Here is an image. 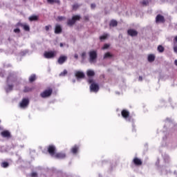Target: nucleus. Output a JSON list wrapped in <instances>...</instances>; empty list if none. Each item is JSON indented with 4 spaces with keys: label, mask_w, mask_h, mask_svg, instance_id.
I'll list each match as a JSON object with an SVG mask.
<instances>
[{
    "label": "nucleus",
    "mask_w": 177,
    "mask_h": 177,
    "mask_svg": "<svg viewBox=\"0 0 177 177\" xmlns=\"http://www.w3.org/2000/svg\"><path fill=\"white\" fill-rule=\"evenodd\" d=\"M48 151L51 157H55V158H65L66 153H55L56 147L53 145H50L48 148Z\"/></svg>",
    "instance_id": "f257e3e1"
},
{
    "label": "nucleus",
    "mask_w": 177,
    "mask_h": 177,
    "mask_svg": "<svg viewBox=\"0 0 177 177\" xmlns=\"http://www.w3.org/2000/svg\"><path fill=\"white\" fill-rule=\"evenodd\" d=\"M88 84H91L90 85V91L91 92H94L95 93L99 92V84L93 82V79L89 78L88 80Z\"/></svg>",
    "instance_id": "f03ea898"
},
{
    "label": "nucleus",
    "mask_w": 177,
    "mask_h": 177,
    "mask_svg": "<svg viewBox=\"0 0 177 177\" xmlns=\"http://www.w3.org/2000/svg\"><path fill=\"white\" fill-rule=\"evenodd\" d=\"M88 55H89L88 62L91 64H95V63H96V59H97V53L95 50H91L89 52Z\"/></svg>",
    "instance_id": "7ed1b4c3"
},
{
    "label": "nucleus",
    "mask_w": 177,
    "mask_h": 177,
    "mask_svg": "<svg viewBox=\"0 0 177 177\" xmlns=\"http://www.w3.org/2000/svg\"><path fill=\"white\" fill-rule=\"evenodd\" d=\"M80 19H81V17H80V15L73 16L71 19L68 20V26L74 25L75 24V21H77V20H80Z\"/></svg>",
    "instance_id": "20e7f679"
},
{
    "label": "nucleus",
    "mask_w": 177,
    "mask_h": 177,
    "mask_svg": "<svg viewBox=\"0 0 177 177\" xmlns=\"http://www.w3.org/2000/svg\"><path fill=\"white\" fill-rule=\"evenodd\" d=\"M30 100H28V98H24L19 103V107H21V109H26V107L28 106Z\"/></svg>",
    "instance_id": "39448f33"
},
{
    "label": "nucleus",
    "mask_w": 177,
    "mask_h": 177,
    "mask_svg": "<svg viewBox=\"0 0 177 177\" xmlns=\"http://www.w3.org/2000/svg\"><path fill=\"white\" fill-rule=\"evenodd\" d=\"M44 55L46 59H52L53 57H55V56H56V51L46 52Z\"/></svg>",
    "instance_id": "423d86ee"
},
{
    "label": "nucleus",
    "mask_w": 177,
    "mask_h": 177,
    "mask_svg": "<svg viewBox=\"0 0 177 177\" xmlns=\"http://www.w3.org/2000/svg\"><path fill=\"white\" fill-rule=\"evenodd\" d=\"M122 116L123 117V118H124V120H126V121H131V118L129 117V111H128L127 110H123L122 111Z\"/></svg>",
    "instance_id": "0eeeda50"
},
{
    "label": "nucleus",
    "mask_w": 177,
    "mask_h": 177,
    "mask_svg": "<svg viewBox=\"0 0 177 177\" xmlns=\"http://www.w3.org/2000/svg\"><path fill=\"white\" fill-rule=\"evenodd\" d=\"M75 77L77 80V81H80V79L84 78L85 77V73L82 71H76L75 72Z\"/></svg>",
    "instance_id": "6e6552de"
},
{
    "label": "nucleus",
    "mask_w": 177,
    "mask_h": 177,
    "mask_svg": "<svg viewBox=\"0 0 177 177\" xmlns=\"http://www.w3.org/2000/svg\"><path fill=\"white\" fill-rule=\"evenodd\" d=\"M53 90L52 89H48L44 91L43 93H41V97H49L52 95Z\"/></svg>",
    "instance_id": "1a4fd4ad"
},
{
    "label": "nucleus",
    "mask_w": 177,
    "mask_h": 177,
    "mask_svg": "<svg viewBox=\"0 0 177 177\" xmlns=\"http://www.w3.org/2000/svg\"><path fill=\"white\" fill-rule=\"evenodd\" d=\"M16 80V75L15 74L11 73L7 78V82L8 84H10V82H15Z\"/></svg>",
    "instance_id": "9d476101"
},
{
    "label": "nucleus",
    "mask_w": 177,
    "mask_h": 177,
    "mask_svg": "<svg viewBox=\"0 0 177 177\" xmlns=\"http://www.w3.org/2000/svg\"><path fill=\"white\" fill-rule=\"evenodd\" d=\"M156 23H164L165 21V19L164 18V16L161 15H158L156 18Z\"/></svg>",
    "instance_id": "9b49d317"
},
{
    "label": "nucleus",
    "mask_w": 177,
    "mask_h": 177,
    "mask_svg": "<svg viewBox=\"0 0 177 177\" xmlns=\"http://www.w3.org/2000/svg\"><path fill=\"white\" fill-rule=\"evenodd\" d=\"M129 35H130L131 37H136V35H138V31H136V30L133 29H129L127 31Z\"/></svg>",
    "instance_id": "f8f14e48"
},
{
    "label": "nucleus",
    "mask_w": 177,
    "mask_h": 177,
    "mask_svg": "<svg viewBox=\"0 0 177 177\" xmlns=\"http://www.w3.org/2000/svg\"><path fill=\"white\" fill-rule=\"evenodd\" d=\"M67 60V56L62 55L58 59L59 64H63Z\"/></svg>",
    "instance_id": "ddd939ff"
},
{
    "label": "nucleus",
    "mask_w": 177,
    "mask_h": 177,
    "mask_svg": "<svg viewBox=\"0 0 177 177\" xmlns=\"http://www.w3.org/2000/svg\"><path fill=\"white\" fill-rule=\"evenodd\" d=\"M1 135L3 138H10V132L8 130L2 131Z\"/></svg>",
    "instance_id": "4468645a"
},
{
    "label": "nucleus",
    "mask_w": 177,
    "mask_h": 177,
    "mask_svg": "<svg viewBox=\"0 0 177 177\" xmlns=\"http://www.w3.org/2000/svg\"><path fill=\"white\" fill-rule=\"evenodd\" d=\"M60 32H62V26L59 24H57L55 26V33L60 34Z\"/></svg>",
    "instance_id": "2eb2a0df"
},
{
    "label": "nucleus",
    "mask_w": 177,
    "mask_h": 177,
    "mask_svg": "<svg viewBox=\"0 0 177 177\" xmlns=\"http://www.w3.org/2000/svg\"><path fill=\"white\" fill-rule=\"evenodd\" d=\"M5 89L6 92L9 93V92H12V91H13V85L8 84Z\"/></svg>",
    "instance_id": "dca6fc26"
},
{
    "label": "nucleus",
    "mask_w": 177,
    "mask_h": 177,
    "mask_svg": "<svg viewBox=\"0 0 177 177\" xmlns=\"http://www.w3.org/2000/svg\"><path fill=\"white\" fill-rule=\"evenodd\" d=\"M133 161L135 165H142V160L138 158H135Z\"/></svg>",
    "instance_id": "f3484780"
},
{
    "label": "nucleus",
    "mask_w": 177,
    "mask_h": 177,
    "mask_svg": "<svg viewBox=\"0 0 177 177\" xmlns=\"http://www.w3.org/2000/svg\"><path fill=\"white\" fill-rule=\"evenodd\" d=\"M80 149V147L77 145H75L73 147H72L71 149V152L73 154H77V151H78V149Z\"/></svg>",
    "instance_id": "a211bd4d"
},
{
    "label": "nucleus",
    "mask_w": 177,
    "mask_h": 177,
    "mask_svg": "<svg viewBox=\"0 0 177 177\" xmlns=\"http://www.w3.org/2000/svg\"><path fill=\"white\" fill-rule=\"evenodd\" d=\"M93 75H95V71L91 69L87 71V77H93Z\"/></svg>",
    "instance_id": "6ab92c4d"
},
{
    "label": "nucleus",
    "mask_w": 177,
    "mask_h": 177,
    "mask_svg": "<svg viewBox=\"0 0 177 177\" xmlns=\"http://www.w3.org/2000/svg\"><path fill=\"white\" fill-rule=\"evenodd\" d=\"M109 37L108 33H104L102 36L100 37V41H104V39H107V37Z\"/></svg>",
    "instance_id": "aec40b11"
},
{
    "label": "nucleus",
    "mask_w": 177,
    "mask_h": 177,
    "mask_svg": "<svg viewBox=\"0 0 177 177\" xmlns=\"http://www.w3.org/2000/svg\"><path fill=\"white\" fill-rule=\"evenodd\" d=\"M113 57V54L110 53H106L104 55V59H111Z\"/></svg>",
    "instance_id": "412c9836"
},
{
    "label": "nucleus",
    "mask_w": 177,
    "mask_h": 177,
    "mask_svg": "<svg viewBox=\"0 0 177 177\" xmlns=\"http://www.w3.org/2000/svg\"><path fill=\"white\" fill-rule=\"evenodd\" d=\"M156 59V56H154V55H149L148 56V61L151 62H154Z\"/></svg>",
    "instance_id": "4be33fe9"
},
{
    "label": "nucleus",
    "mask_w": 177,
    "mask_h": 177,
    "mask_svg": "<svg viewBox=\"0 0 177 177\" xmlns=\"http://www.w3.org/2000/svg\"><path fill=\"white\" fill-rule=\"evenodd\" d=\"M25 31H30V26L27 24H21Z\"/></svg>",
    "instance_id": "5701e85b"
},
{
    "label": "nucleus",
    "mask_w": 177,
    "mask_h": 177,
    "mask_svg": "<svg viewBox=\"0 0 177 177\" xmlns=\"http://www.w3.org/2000/svg\"><path fill=\"white\" fill-rule=\"evenodd\" d=\"M29 20H30V21H35L36 20H38V17H37L35 15H32L29 17Z\"/></svg>",
    "instance_id": "b1692460"
},
{
    "label": "nucleus",
    "mask_w": 177,
    "mask_h": 177,
    "mask_svg": "<svg viewBox=\"0 0 177 177\" xmlns=\"http://www.w3.org/2000/svg\"><path fill=\"white\" fill-rule=\"evenodd\" d=\"M117 24H118V22L115 20H112L110 22V26L111 27H116Z\"/></svg>",
    "instance_id": "393cba45"
},
{
    "label": "nucleus",
    "mask_w": 177,
    "mask_h": 177,
    "mask_svg": "<svg viewBox=\"0 0 177 177\" xmlns=\"http://www.w3.org/2000/svg\"><path fill=\"white\" fill-rule=\"evenodd\" d=\"M35 80H37V77H36L35 75H32L29 77L30 82H34V81H35Z\"/></svg>",
    "instance_id": "a878e982"
},
{
    "label": "nucleus",
    "mask_w": 177,
    "mask_h": 177,
    "mask_svg": "<svg viewBox=\"0 0 177 177\" xmlns=\"http://www.w3.org/2000/svg\"><path fill=\"white\" fill-rule=\"evenodd\" d=\"M165 48H164V47L162 46H158V51L160 53H162V52H164Z\"/></svg>",
    "instance_id": "bb28decb"
},
{
    "label": "nucleus",
    "mask_w": 177,
    "mask_h": 177,
    "mask_svg": "<svg viewBox=\"0 0 177 177\" xmlns=\"http://www.w3.org/2000/svg\"><path fill=\"white\" fill-rule=\"evenodd\" d=\"M2 168H8L9 167V163L8 162H3L1 163Z\"/></svg>",
    "instance_id": "cd10ccee"
},
{
    "label": "nucleus",
    "mask_w": 177,
    "mask_h": 177,
    "mask_svg": "<svg viewBox=\"0 0 177 177\" xmlns=\"http://www.w3.org/2000/svg\"><path fill=\"white\" fill-rule=\"evenodd\" d=\"M24 91V92H31V91H32V88L26 86Z\"/></svg>",
    "instance_id": "c85d7f7f"
},
{
    "label": "nucleus",
    "mask_w": 177,
    "mask_h": 177,
    "mask_svg": "<svg viewBox=\"0 0 177 177\" xmlns=\"http://www.w3.org/2000/svg\"><path fill=\"white\" fill-rule=\"evenodd\" d=\"M66 74H67V70H64V71L59 74V77H64Z\"/></svg>",
    "instance_id": "c756f323"
},
{
    "label": "nucleus",
    "mask_w": 177,
    "mask_h": 177,
    "mask_svg": "<svg viewBox=\"0 0 177 177\" xmlns=\"http://www.w3.org/2000/svg\"><path fill=\"white\" fill-rule=\"evenodd\" d=\"M79 8H80V5H78L77 3H75L73 6V10H77V9H78Z\"/></svg>",
    "instance_id": "7c9ffc66"
},
{
    "label": "nucleus",
    "mask_w": 177,
    "mask_h": 177,
    "mask_svg": "<svg viewBox=\"0 0 177 177\" xmlns=\"http://www.w3.org/2000/svg\"><path fill=\"white\" fill-rule=\"evenodd\" d=\"M109 48H110V44H104V46L102 48V49L104 50V49H109Z\"/></svg>",
    "instance_id": "2f4dec72"
},
{
    "label": "nucleus",
    "mask_w": 177,
    "mask_h": 177,
    "mask_svg": "<svg viewBox=\"0 0 177 177\" xmlns=\"http://www.w3.org/2000/svg\"><path fill=\"white\" fill-rule=\"evenodd\" d=\"M142 5L144 6H147V5H149V1L147 0H144L142 2Z\"/></svg>",
    "instance_id": "473e14b6"
},
{
    "label": "nucleus",
    "mask_w": 177,
    "mask_h": 177,
    "mask_svg": "<svg viewBox=\"0 0 177 177\" xmlns=\"http://www.w3.org/2000/svg\"><path fill=\"white\" fill-rule=\"evenodd\" d=\"M86 57V53H82V59H83V60H85V58Z\"/></svg>",
    "instance_id": "72a5a7b5"
},
{
    "label": "nucleus",
    "mask_w": 177,
    "mask_h": 177,
    "mask_svg": "<svg viewBox=\"0 0 177 177\" xmlns=\"http://www.w3.org/2000/svg\"><path fill=\"white\" fill-rule=\"evenodd\" d=\"M59 21H62V20H64V17L59 16L57 17Z\"/></svg>",
    "instance_id": "f704fd0d"
},
{
    "label": "nucleus",
    "mask_w": 177,
    "mask_h": 177,
    "mask_svg": "<svg viewBox=\"0 0 177 177\" xmlns=\"http://www.w3.org/2000/svg\"><path fill=\"white\" fill-rule=\"evenodd\" d=\"M14 32H15L16 34H19V32H20V29L19 28H15L14 30Z\"/></svg>",
    "instance_id": "c9c22d12"
},
{
    "label": "nucleus",
    "mask_w": 177,
    "mask_h": 177,
    "mask_svg": "<svg viewBox=\"0 0 177 177\" xmlns=\"http://www.w3.org/2000/svg\"><path fill=\"white\" fill-rule=\"evenodd\" d=\"M31 176L32 177H37L38 176V174L36 173V172H32L31 174Z\"/></svg>",
    "instance_id": "e433bc0d"
},
{
    "label": "nucleus",
    "mask_w": 177,
    "mask_h": 177,
    "mask_svg": "<svg viewBox=\"0 0 177 177\" xmlns=\"http://www.w3.org/2000/svg\"><path fill=\"white\" fill-rule=\"evenodd\" d=\"M91 9H95V8H96V4L92 3V4L91 5Z\"/></svg>",
    "instance_id": "4c0bfd02"
},
{
    "label": "nucleus",
    "mask_w": 177,
    "mask_h": 177,
    "mask_svg": "<svg viewBox=\"0 0 177 177\" xmlns=\"http://www.w3.org/2000/svg\"><path fill=\"white\" fill-rule=\"evenodd\" d=\"M50 26H46V27H45V30H46V31H49V29L50 28Z\"/></svg>",
    "instance_id": "58836bf2"
},
{
    "label": "nucleus",
    "mask_w": 177,
    "mask_h": 177,
    "mask_svg": "<svg viewBox=\"0 0 177 177\" xmlns=\"http://www.w3.org/2000/svg\"><path fill=\"white\" fill-rule=\"evenodd\" d=\"M164 160L165 162L168 161L169 160V156H166V158H164Z\"/></svg>",
    "instance_id": "ea45409f"
},
{
    "label": "nucleus",
    "mask_w": 177,
    "mask_h": 177,
    "mask_svg": "<svg viewBox=\"0 0 177 177\" xmlns=\"http://www.w3.org/2000/svg\"><path fill=\"white\" fill-rule=\"evenodd\" d=\"M47 1L48 2V3H53V2H55V0H47Z\"/></svg>",
    "instance_id": "a19ab883"
},
{
    "label": "nucleus",
    "mask_w": 177,
    "mask_h": 177,
    "mask_svg": "<svg viewBox=\"0 0 177 177\" xmlns=\"http://www.w3.org/2000/svg\"><path fill=\"white\" fill-rule=\"evenodd\" d=\"M174 51L175 52V53H177V46L174 47Z\"/></svg>",
    "instance_id": "79ce46f5"
},
{
    "label": "nucleus",
    "mask_w": 177,
    "mask_h": 177,
    "mask_svg": "<svg viewBox=\"0 0 177 177\" xmlns=\"http://www.w3.org/2000/svg\"><path fill=\"white\" fill-rule=\"evenodd\" d=\"M74 57L75 59H78V54H75Z\"/></svg>",
    "instance_id": "37998d69"
},
{
    "label": "nucleus",
    "mask_w": 177,
    "mask_h": 177,
    "mask_svg": "<svg viewBox=\"0 0 177 177\" xmlns=\"http://www.w3.org/2000/svg\"><path fill=\"white\" fill-rule=\"evenodd\" d=\"M54 2H56L57 3H60V0H55Z\"/></svg>",
    "instance_id": "c03bdc74"
},
{
    "label": "nucleus",
    "mask_w": 177,
    "mask_h": 177,
    "mask_svg": "<svg viewBox=\"0 0 177 177\" xmlns=\"http://www.w3.org/2000/svg\"><path fill=\"white\" fill-rule=\"evenodd\" d=\"M139 81H142L143 80V77H142L141 76L139 77Z\"/></svg>",
    "instance_id": "a18cd8bd"
},
{
    "label": "nucleus",
    "mask_w": 177,
    "mask_h": 177,
    "mask_svg": "<svg viewBox=\"0 0 177 177\" xmlns=\"http://www.w3.org/2000/svg\"><path fill=\"white\" fill-rule=\"evenodd\" d=\"M174 64H175V66H177V59H176V60L174 61Z\"/></svg>",
    "instance_id": "49530a36"
},
{
    "label": "nucleus",
    "mask_w": 177,
    "mask_h": 177,
    "mask_svg": "<svg viewBox=\"0 0 177 177\" xmlns=\"http://www.w3.org/2000/svg\"><path fill=\"white\" fill-rule=\"evenodd\" d=\"M59 46H60L61 48H63V43H60Z\"/></svg>",
    "instance_id": "de8ad7c7"
},
{
    "label": "nucleus",
    "mask_w": 177,
    "mask_h": 177,
    "mask_svg": "<svg viewBox=\"0 0 177 177\" xmlns=\"http://www.w3.org/2000/svg\"><path fill=\"white\" fill-rule=\"evenodd\" d=\"M174 41H176V42H177V36L174 38Z\"/></svg>",
    "instance_id": "09e8293b"
},
{
    "label": "nucleus",
    "mask_w": 177,
    "mask_h": 177,
    "mask_svg": "<svg viewBox=\"0 0 177 177\" xmlns=\"http://www.w3.org/2000/svg\"><path fill=\"white\" fill-rule=\"evenodd\" d=\"M0 77H3V75L2 74V73H0Z\"/></svg>",
    "instance_id": "8fccbe9b"
},
{
    "label": "nucleus",
    "mask_w": 177,
    "mask_h": 177,
    "mask_svg": "<svg viewBox=\"0 0 177 177\" xmlns=\"http://www.w3.org/2000/svg\"><path fill=\"white\" fill-rule=\"evenodd\" d=\"M73 84L75 83V80H73Z\"/></svg>",
    "instance_id": "3c124183"
},
{
    "label": "nucleus",
    "mask_w": 177,
    "mask_h": 177,
    "mask_svg": "<svg viewBox=\"0 0 177 177\" xmlns=\"http://www.w3.org/2000/svg\"><path fill=\"white\" fill-rule=\"evenodd\" d=\"M174 174H177V171H174Z\"/></svg>",
    "instance_id": "603ef678"
},
{
    "label": "nucleus",
    "mask_w": 177,
    "mask_h": 177,
    "mask_svg": "<svg viewBox=\"0 0 177 177\" xmlns=\"http://www.w3.org/2000/svg\"><path fill=\"white\" fill-rule=\"evenodd\" d=\"M166 121H169V119H167Z\"/></svg>",
    "instance_id": "864d4df0"
},
{
    "label": "nucleus",
    "mask_w": 177,
    "mask_h": 177,
    "mask_svg": "<svg viewBox=\"0 0 177 177\" xmlns=\"http://www.w3.org/2000/svg\"><path fill=\"white\" fill-rule=\"evenodd\" d=\"M118 93V95H120V93Z\"/></svg>",
    "instance_id": "5fc2aeb1"
},
{
    "label": "nucleus",
    "mask_w": 177,
    "mask_h": 177,
    "mask_svg": "<svg viewBox=\"0 0 177 177\" xmlns=\"http://www.w3.org/2000/svg\"><path fill=\"white\" fill-rule=\"evenodd\" d=\"M0 130H1V127H0Z\"/></svg>",
    "instance_id": "6e6d98bb"
},
{
    "label": "nucleus",
    "mask_w": 177,
    "mask_h": 177,
    "mask_svg": "<svg viewBox=\"0 0 177 177\" xmlns=\"http://www.w3.org/2000/svg\"><path fill=\"white\" fill-rule=\"evenodd\" d=\"M0 122H1V120H0Z\"/></svg>",
    "instance_id": "4d7b16f0"
}]
</instances>
